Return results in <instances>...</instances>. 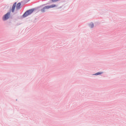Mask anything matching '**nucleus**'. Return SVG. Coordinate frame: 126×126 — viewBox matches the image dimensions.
<instances>
[{"instance_id": "obj_4", "label": "nucleus", "mask_w": 126, "mask_h": 126, "mask_svg": "<svg viewBox=\"0 0 126 126\" xmlns=\"http://www.w3.org/2000/svg\"><path fill=\"white\" fill-rule=\"evenodd\" d=\"M15 7H16V2L14 3L12 6V12H14V10H15Z\"/></svg>"}, {"instance_id": "obj_1", "label": "nucleus", "mask_w": 126, "mask_h": 126, "mask_svg": "<svg viewBox=\"0 0 126 126\" xmlns=\"http://www.w3.org/2000/svg\"><path fill=\"white\" fill-rule=\"evenodd\" d=\"M53 7H56L55 4H52L51 5L45 6L42 9H41V11L42 12H45L47 9H49V8H52Z\"/></svg>"}, {"instance_id": "obj_2", "label": "nucleus", "mask_w": 126, "mask_h": 126, "mask_svg": "<svg viewBox=\"0 0 126 126\" xmlns=\"http://www.w3.org/2000/svg\"><path fill=\"white\" fill-rule=\"evenodd\" d=\"M34 11V9H31L27 11H26L24 14H23V17H26L28 16V15H30V14L33 13V12Z\"/></svg>"}, {"instance_id": "obj_6", "label": "nucleus", "mask_w": 126, "mask_h": 126, "mask_svg": "<svg viewBox=\"0 0 126 126\" xmlns=\"http://www.w3.org/2000/svg\"><path fill=\"white\" fill-rule=\"evenodd\" d=\"M90 27L91 28H92L93 27H94V24H91L90 25Z\"/></svg>"}, {"instance_id": "obj_7", "label": "nucleus", "mask_w": 126, "mask_h": 126, "mask_svg": "<svg viewBox=\"0 0 126 126\" xmlns=\"http://www.w3.org/2000/svg\"><path fill=\"white\" fill-rule=\"evenodd\" d=\"M101 73L100 72H97L96 73H95V75H99V74H101Z\"/></svg>"}, {"instance_id": "obj_5", "label": "nucleus", "mask_w": 126, "mask_h": 126, "mask_svg": "<svg viewBox=\"0 0 126 126\" xmlns=\"http://www.w3.org/2000/svg\"><path fill=\"white\" fill-rule=\"evenodd\" d=\"M21 5V3H20V2L18 3L16 6V9L17 10L20 9Z\"/></svg>"}, {"instance_id": "obj_8", "label": "nucleus", "mask_w": 126, "mask_h": 126, "mask_svg": "<svg viewBox=\"0 0 126 126\" xmlns=\"http://www.w3.org/2000/svg\"><path fill=\"white\" fill-rule=\"evenodd\" d=\"M59 0H52V1H53L54 2H56V1H58Z\"/></svg>"}, {"instance_id": "obj_3", "label": "nucleus", "mask_w": 126, "mask_h": 126, "mask_svg": "<svg viewBox=\"0 0 126 126\" xmlns=\"http://www.w3.org/2000/svg\"><path fill=\"white\" fill-rule=\"evenodd\" d=\"M9 16H10V13L8 12L3 17V20L5 21L7 20L8 18H9Z\"/></svg>"}]
</instances>
